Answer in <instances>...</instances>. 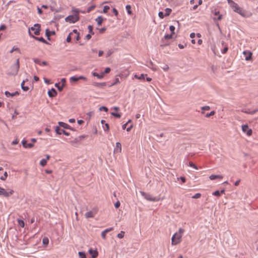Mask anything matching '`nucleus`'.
I'll return each mask as SVG.
<instances>
[{"mask_svg": "<svg viewBox=\"0 0 258 258\" xmlns=\"http://www.w3.org/2000/svg\"><path fill=\"white\" fill-rule=\"evenodd\" d=\"M109 9H110L109 6H105L103 7V12L104 13H106L108 12V11L109 10Z\"/></svg>", "mask_w": 258, "mask_h": 258, "instance_id": "35", "label": "nucleus"}, {"mask_svg": "<svg viewBox=\"0 0 258 258\" xmlns=\"http://www.w3.org/2000/svg\"><path fill=\"white\" fill-rule=\"evenodd\" d=\"M172 38V34H166L164 36L163 39L165 40L170 39Z\"/></svg>", "mask_w": 258, "mask_h": 258, "instance_id": "31", "label": "nucleus"}, {"mask_svg": "<svg viewBox=\"0 0 258 258\" xmlns=\"http://www.w3.org/2000/svg\"><path fill=\"white\" fill-rule=\"evenodd\" d=\"M29 35L32 37L33 38H34L36 40H37L39 41H41V42H42L43 43H46V40L43 38V37H35L33 35H32L30 32V31H29Z\"/></svg>", "mask_w": 258, "mask_h": 258, "instance_id": "18", "label": "nucleus"}, {"mask_svg": "<svg viewBox=\"0 0 258 258\" xmlns=\"http://www.w3.org/2000/svg\"><path fill=\"white\" fill-rule=\"evenodd\" d=\"M95 8V6H92L90 7H89L87 9V12L88 13H89L91 11H92V10H93Z\"/></svg>", "mask_w": 258, "mask_h": 258, "instance_id": "43", "label": "nucleus"}, {"mask_svg": "<svg viewBox=\"0 0 258 258\" xmlns=\"http://www.w3.org/2000/svg\"><path fill=\"white\" fill-rule=\"evenodd\" d=\"M112 11H113V12L114 14V15L116 16H117L118 14V11H117V10L115 8H113Z\"/></svg>", "mask_w": 258, "mask_h": 258, "instance_id": "54", "label": "nucleus"}, {"mask_svg": "<svg viewBox=\"0 0 258 258\" xmlns=\"http://www.w3.org/2000/svg\"><path fill=\"white\" fill-rule=\"evenodd\" d=\"M230 7L233 9V11L242 16V17H249L251 14H248L245 11L243 10L236 3L232 0H227Z\"/></svg>", "mask_w": 258, "mask_h": 258, "instance_id": "1", "label": "nucleus"}, {"mask_svg": "<svg viewBox=\"0 0 258 258\" xmlns=\"http://www.w3.org/2000/svg\"><path fill=\"white\" fill-rule=\"evenodd\" d=\"M165 12H166L165 16H169L171 12V10L169 8H166L165 9Z\"/></svg>", "mask_w": 258, "mask_h": 258, "instance_id": "39", "label": "nucleus"}, {"mask_svg": "<svg viewBox=\"0 0 258 258\" xmlns=\"http://www.w3.org/2000/svg\"><path fill=\"white\" fill-rule=\"evenodd\" d=\"M104 53V52L102 50H99L98 52L99 56H101Z\"/></svg>", "mask_w": 258, "mask_h": 258, "instance_id": "64", "label": "nucleus"}, {"mask_svg": "<svg viewBox=\"0 0 258 258\" xmlns=\"http://www.w3.org/2000/svg\"><path fill=\"white\" fill-rule=\"evenodd\" d=\"M58 124H59V125L64 128H67V126H68V125L67 123H64L63 122H59Z\"/></svg>", "mask_w": 258, "mask_h": 258, "instance_id": "38", "label": "nucleus"}, {"mask_svg": "<svg viewBox=\"0 0 258 258\" xmlns=\"http://www.w3.org/2000/svg\"><path fill=\"white\" fill-rule=\"evenodd\" d=\"M104 131H109V124L108 123H106L105 124V127H104Z\"/></svg>", "mask_w": 258, "mask_h": 258, "instance_id": "51", "label": "nucleus"}, {"mask_svg": "<svg viewBox=\"0 0 258 258\" xmlns=\"http://www.w3.org/2000/svg\"><path fill=\"white\" fill-rule=\"evenodd\" d=\"M201 197V194L200 193H197L195 194L194 196L192 197L193 199H199Z\"/></svg>", "mask_w": 258, "mask_h": 258, "instance_id": "40", "label": "nucleus"}, {"mask_svg": "<svg viewBox=\"0 0 258 258\" xmlns=\"http://www.w3.org/2000/svg\"><path fill=\"white\" fill-rule=\"evenodd\" d=\"M8 177V173L7 172H5L4 174V176H2L1 177L0 179L2 180H5Z\"/></svg>", "mask_w": 258, "mask_h": 258, "instance_id": "32", "label": "nucleus"}, {"mask_svg": "<svg viewBox=\"0 0 258 258\" xmlns=\"http://www.w3.org/2000/svg\"><path fill=\"white\" fill-rule=\"evenodd\" d=\"M213 195L215 196L219 197L220 196V192L219 190H216L213 193Z\"/></svg>", "mask_w": 258, "mask_h": 258, "instance_id": "48", "label": "nucleus"}, {"mask_svg": "<svg viewBox=\"0 0 258 258\" xmlns=\"http://www.w3.org/2000/svg\"><path fill=\"white\" fill-rule=\"evenodd\" d=\"M214 15L218 16L217 19L220 20L222 19V15L220 14L219 11H216L214 13Z\"/></svg>", "mask_w": 258, "mask_h": 258, "instance_id": "27", "label": "nucleus"}, {"mask_svg": "<svg viewBox=\"0 0 258 258\" xmlns=\"http://www.w3.org/2000/svg\"><path fill=\"white\" fill-rule=\"evenodd\" d=\"M18 49V48L15 47H13V48L10 51V53H13L14 51H16V50H17Z\"/></svg>", "mask_w": 258, "mask_h": 258, "instance_id": "62", "label": "nucleus"}, {"mask_svg": "<svg viewBox=\"0 0 258 258\" xmlns=\"http://www.w3.org/2000/svg\"><path fill=\"white\" fill-rule=\"evenodd\" d=\"M211 109L210 107L209 106L206 105L204 106L201 107V114H205V111H209Z\"/></svg>", "mask_w": 258, "mask_h": 258, "instance_id": "17", "label": "nucleus"}, {"mask_svg": "<svg viewBox=\"0 0 258 258\" xmlns=\"http://www.w3.org/2000/svg\"><path fill=\"white\" fill-rule=\"evenodd\" d=\"M14 193V190L11 188L5 189L0 186V196L9 198Z\"/></svg>", "mask_w": 258, "mask_h": 258, "instance_id": "4", "label": "nucleus"}, {"mask_svg": "<svg viewBox=\"0 0 258 258\" xmlns=\"http://www.w3.org/2000/svg\"><path fill=\"white\" fill-rule=\"evenodd\" d=\"M54 32L52 31H49L48 29H46V35L48 37H49L51 34H54Z\"/></svg>", "mask_w": 258, "mask_h": 258, "instance_id": "34", "label": "nucleus"}, {"mask_svg": "<svg viewBox=\"0 0 258 258\" xmlns=\"http://www.w3.org/2000/svg\"><path fill=\"white\" fill-rule=\"evenodd\" d=\"M122 151L121 145L119 142L116 143L115 147L114 149L113 152L114 154L121 153Z\"/></svg>", "mask_w": 258, "mask_h": 258, "instance_id": "10", "label": "nucleus"}, {"mask_svg": "<svg viewBox=\"0 0 258 258\" xmlns=\"http://www.w3.org/2000/svg\"><path fill=\"white\" fill-rule=\"evenodd\" d=\"M30 30L34 31V34L35 35H38L40 33V25L39 24H35L33 27L29 29V32Z\"/></svg>", "mask_w": 258, "mask_h": 258, "instance_id": "7", "label": "nucleus"}, {"mask_svg": "<svg viewBox=\"0 0 258 258\" xmlns=\"http://www.w3.org/2000/svg\"><path fill=\"white\" fill-rule=\"evenodd\" d=\"M72 12L74 15H70L66 18L65 20L70 23H74L79 20V11L78 9L73 8Z\"/></svg>", "mask_w": 258, "mask_h": 258, "instance_id": "3", "label": "nucleus"}, {"mask_svg": "<svg viewBox=\"0 0 258 258\" xmlns=\"http://www.w3.org/2000/svg\"><path fill=\"white\" fill-rule=\"evenodd\" d=\"M113 230V228L111 227L109 228L106 229L104 231H103L101 233V236H102V238L103 239H105L106 234L108 232L112 231Z\"/></svg>", "mask_w": 258, "mask_h": 258, "instance_id": "12", "label": "nucleus"}, {"mask_svg": "<svg viewBox=\"0 0 258 258\" xmlns=\"http://www.w3.org/2000/svg\"><path fill=\"white\" fill-rule=\"evenodd\" d=\"M189 166L191 167H192V168L196 169H198L197 166L191 162H190L189 163Z\"/></svg>", "mask_w": 258, "mask_h": 258, "instance_id": "41", "label": "nucleus"}, {"mask_svg": "<svg viewBox=\"0 0 258 258\" xmlns=\"http://www.w3.org/2000/svg\"><path fill=\"white\" fill-rule=\"evenodd\" d=\"M120 206V203L119 202V201H117L115 204H114V207H115V208L117 209Z\"/></svg>", "mask_w": 258, "mask_h": 258, "instance_id": "49", "label": "nucleus"}, {"mask_svg": "<svg viewBox=\"0 0 258 258\" xmlns=\"http://www.w3.org/2000/svg\"><path fill=\"white\" fill-rule=\"evenodd\" d=\"M42 243L45 246H47L49 243V239L47 237H44L42 239Z\"/></svg>", "mask_w": 258, "mask_h": 258, "instance_id": "24", "label": "nucleus"}, {"mask_svg": "<svg viewBox=\"0 0 258 258\" xmlns=\"http://www.w3.org/2000/svg\"><path fill=\"white\" fill-rule=\"evenodd\" d=\"M241 128L242 132L245 133L247 136H250L252 135V130L247 124L242 125Z\"/></svg>", "mask_w": 258, "mask_h": 258, "instance_id": "9", "label": "nucleus"}, {"mask_svg": "<svg viewBox=\"0 0 258 258\" xmlns=\"http://www.w3.org/2000/svg\"><path fill=\"white\" fill-rule=\"evenodd\" d=\"M124 232L123 231H121L119 233H118L117 235V236L119 238H122L123 237H124Z\"/></svg>", "mask_w": 258, "mask_h": 258, "instance_id": "36", "label": "nucleus"}, {"mask_svg": "<svg viewBox=\"0 0 258 258\" xmlns=\"http://www.w3.org/2000/svg\"><path fill=\"white\" fill-rule=\"evenodd\" d=\"M48 95L50 97H54L56 96L57 92L54 88H52L48 92Z\"/></svg>", "mask_w": 258, "mask_h": 258, "instance_id": "14", "label": "nucleus"}, {"mask_svg": "<svg viewBox=\"0 0 258 258\" xmlns=\"http://www.w3.org/2000/svg\"><path fill=\"white\" fill-rule=\"evenodd\" d=\"M88 29L89 30V33L92 34V35H93L94 34V32L93 31V26H91V25H89L88 27Z\"/></svg>", "mask_w": 258, "mask_h": 258, "instance_id": "33", "label": "nucleus"}, {"mask_svg": "<svg viewBox=\"0 0 258 258\" xmlns=\"http://www.w3.org/2000/svg\"><path fill=\"white\" fill-rule=\"evenodd\" d=\"M158 16L161 19H163L164 17V15L162 12H160L158 14Z\"/></svg>", "mask_w": 258, "mask_h": 258, "instance_id": "52", "label": "nucleus"}, {"mask_svg": "<svg viewBox=\"0 0 258 258\" xmlns=\"http://www.w3.org/2000/svg\"><path fill=\"white\" fill-rule=\"evenodd\" d=\"M98 210L97 209H93L92 210L86 212L85 216L86 218H93L95 215L97 213Z\"/></svg>", "mask_w": 258, "mask_h": 258, "instance_id": "8", "label": "nucleus"}, {"mask_svg": "<svg viewBox=\"0 0 258 258\" xmlns=\"http://www.w3.org/2000/svg\"><path fill=\"white\" fill-rule=\"evenodd\" d=\"M142 195L144 197L145 199H146L148 201H152V202H157L159 201V198H158L157 197H153L152 195L146 194L144 192H141Z\"/></svg>", "mask_w": 258, "mask_h": 258, "instance_id": "6", "label": "nucleus"}, {"mask_svg": "<svg viewBox=\"0 0 258 258\" xmlns=\"http://www.w3.org/2000/svg\"><path fill=\"white\" fill-rule=\"evenodd\" d=\"M78 255L80 258H86V255L84 252L79 251L78 252Z\"/></svg>", "mask_w": 258, "mask_h": 258, "instance_id": "26", "label": "nucleus"}, {"mask_svg": "<svg viewBox=\"0 0 258 258\" xmlns=\"http://www.w3.org/2000/svg\"><path fill=\"white\" fill-rule=\"evenodd\" d=\"M243 53L245 55V59L246 60H250L251 59L252 53L251 52L244 51Z\"/></svg>", "mask_w": 258, "mask_h": 258, "instance_id": "15", "label": "nucleus"}, {"mask_svg": "<svg viewBox=\"0 0 258 258\" xmlns=\"http://www.w3.org/2000/svg\"><path fill=\"white\" fill-rule=\"evenodd\" d=\"M71 81L73 82H76L78 81V77H76L75 76L72 77L70 78Z\"/></svg>", "mask_w": 258, "mask_h": 258, "instance_id": "44", "label": "nucleus"}, {"mask_svg": "<svg viewBox=\"0 0 258 258\" xmlns=\"http://www.w3.org/2000/svg\"><path fill=\"white\" fill-rule=\"evenodd\" d=\"M180 179L183 183H184L186 181V179L184 177L181 176L180 177Z\"/></svg>", "mask_w": 258, "mask_h": 258, "instance_id": "60", "label": "nucleus"}, {"mask_svg": "<svg viewBox=\"0 0 258 258\" xmlns=\"http://www.w3.org/2000/svg\"><path fill=\"white\" fill-rule=\"evenodd\" d=\"M120 83V81H119V79L116 78V79H115V82H114V83H113L111 85V86H114V85H116V84H118V83Z\"/></svg>", "mask_w": 258, "mask_h": 258, "instance_id": "50", "label": "nucleus"}, {"mask_svg": "<svg viewBox=\"0 0 258 258\" xmlns=\"http://www.w3.org/2000/svg\"><path fill=\"white\" fill-rule=\"evenodd\" d=\"M215 114V111L213 110V111H211L210 113L205 114V116L206 117L209 118L211 116L214 115Z\"/></svg>", "mask_w": 258, "mask_h": 258, "instance_id": "25", "label": "nucleus"}, {"mask_svg": "<svg viewBox=\"0 0 258 258\" xmlns=\"http://www.w3.org/2000/svg\"><path fill=\"white\" fill-rule=\"evenodd\" d=\"M19 59H17L16 63L11 67L8 74L11 75H16L19 71Z\"/></svg>", "mask_w": 258, "mask_h": 258, "instance_id": "5", "label": "nucleus"}, {"mask_svg": "<svg viewBox=\"0 0 258 258\" xmlns=\"http://www.w3.org/2000/svg\"><path fill=\"white\" fill-rule=\"evenodd\" d=\"M89 253L91 255L92 258H96L98 256V252L97 250L90 249L89 250Z\"/></svg>", "mask_w": 258, "mask_h": 258, "instance_id": "13", "label": "nucleus"}, {"mask_svg": "<svg viewBox=\"0 0 258 258\" xmlns=\"http://www.w3.org/2000/svg\"><path fill=\"white\" fill-rule=\"evenodd\" d=\"M91 38V35L90 34H88L86 36V39L87 40H89Z\"/></svg>", "mask_w": 258, "mask_h": 258, "instance_id": "63", "label": "nucleus"}, {"mask_svg": "<svg viewBox=\"0 0 258 258\" xmlns=\"http://www.w3.org/2000/svg\"><path fill=\"white\" fill-rule=\"evenodd\" d=\"M84 80L85 81H86L87 80V78L84 76H80L78 77V80Z\"/></svg>", "mask_w": 258, "mask_h": 258, "instance_id": "57", "label": "nucleus"}, {"mask_svg": "<svg viewBox=\"0 0 258 258\" xmlns=\"http://www.w3.org/2000/svg\"><path fill=\"white\" fill-rule=\"evenodd\" d=\"M25 82V81H23L22 82L21 85V87H22V89L23 90V91H27L29 90V88L28 87L24 86Z\"/></svg>", "mask_w": 258, "mask_h": 258, "instance_id": "22", "label": "nucleus"}, {"mask_svg": "<svg viewBox=\"0 0 258 258\" xmlns=\"http://www.w3.org/2000/svg\"><path fill=\"white\" fill-rule=\"evenodd\" d=\"M95 20H96L98 25L100 26L102 24L104 19L101 16H99Z\"/></svg>", "mask_w": 258, "mask_h": 258, "instance_id": "19", "label": "nucleus"}, {"mask_svg": "<svg viewBox=\"0 0 258 258\" xmlns=\"http://www.w3.org/2000/svg\"><path fill=\"white\" fill-rule=\"evenodd\" d=\"M22 144L25 148H31L34 146V145L31 143H27V141L23 140L22 141Z\"/></svg>", "mask_w": 258, "mask_h": 258, "instance_id": "11", "label": "nucleus"}, {"mask_svg": "<svg viewBox=\"0 0 258 258\" xmlns=\"http://www.w3.org/2000/svg\"><path fill=\"white\" fill-rule=\"evenodd\" d=\"M240 182V179H238V180H236L234 183V185L235 186H238Z\"/></svg>", "mask_w": 258, "mask_h": 258, "instance_id": "61", "label": "nucleus"}, {"mask_svg": "<svg viewBox=\"0 0 258 258\" xmlns=\"http://www.w3.org/2000/svg\"><path fill=\"white\" fill-rule=\"evenodd\" d=\"M18 92H15L14 93H11L9 91H6L5 92V95L7 97H10V96H14L16 95V94H18Z\"/></svg>", "mask_w": 258, "mask_h": 258, "instance_id": "21", "label": "nucleus"}, {"mask_svg": "<svg viewBox=\"0 0 258 258\" xmlns=\"http://www.w3.org/2000/svg\"><path fill=\"white\" fill-rule=\"evenodd\" d=\"M19 143V141L17 139H16L15 141H13L12 142V144L13 145H17Z\"/></svg>", "mask_w": 258, "mask_h": 258, "instance_id": "56", "label": "nucleus"}, {"mask_svg": "<svg viewBox=\"0 0 258 258\" xmlns=\"http://www.w3.org/2000/svg\"><path fill=\"white\" fill-rule=\"evenodd\" d=\"M184 232V230L180 228L178 231L175 233L171 238V245H176L180 243L182 241V237Z\"/></svg>", "mask_w": 258, "mask_h": 258, "instance_id": "2", "label": "nucleus"}, {"mask_svg": "<svg viewBox=\"0 0 258 258\" xmlns=\"http://www.w3.org/2000/svg\"><path fill=\"white\" fill-rule=\"evenodd\" d=\"M99 110L100 111L104 110L105 112H107L108 111V108L107 107H105V106H101V107H100Z\"/></svg>", "mask_w": 258, "mask_h": 258, "instance_id": "47", "label": "nucleus"}, {"mask_svg": "<svg viewBox=\"0 0 258 258\" xmlns=\"http://www.w3.org/2000/svg\"><path fill=\"white\" fill-rule=\"evenodd\" d=\"M175 27L173 26H170L169 27V29L170 31L171 32L172 34H174V31H175Z\"/></svg>", "mask_w": 258, "mask_h": 258, "instance_id": "42", "label": "nucleus"}, {"mask_svg": "<svg viewBox=\"0 0 258 258\" xmlns=\"http://www.w3.org/2000/svg\"><path fill=\"white\" fill-rule=\"evenodd\" d=\"M147 75H144V74H141L140 76H138L137 74H135L134 75V78L136 79H137L138 80H142L145 79V76H147Z\"/></svg>", "mask_w": 258, "mask_h": 258, "instance_id": "20", "label": "nucleus"}, {"mask_svg": "<svg viewBox=\"0 0 258 258\" xmlns=\"http://www.w3.org/2000/svg\"><path fill=\"white\" fill-rule=\"evenodd\" d=\"M111 115L117 118H120L121 117L120 114L117 113L112 112Z\"/></svg>", "mask_w": 258, "mask_h": 258, "instance_id": "45", "label": "nucleus"}, {"mask_svg": "<svg viewBox=\"0 0 258 258\" xmlns=\"http://www.w3.org/2000/svg\"><path fill=\"white\" fill-rule=\"evenodd\" d=\"M61 82L62 83V86H64L66 83V79L62 78L61 79Z\"/></svg>", "mask_w": 258, "mask_h": 258, "instance_id": "59", "label": "nucleus"}, {"mask_svg": "<svg viewBox=\"0 0 258 258\" xmlns=\"http://www.w3.org/2000/svg\"><path fill=\"white\" fill-rule=\"evenodd\" d=\"M125 8H126V10H127V13L129 15H132V12L131 11V6L130 5H127V6H126Z\"/></svg>", "mask_w": 258, "mask_h": 258, "instance_id": "28", "label": "nucleus"}, {"mask_svg": "<svg viewBox=\"0 0 258 258\" xmlns=\"http://www.w3.org/2000/svg\"><path fill=\"white\" fill-rule=\"evenodd\" d=\"M110 69L109 68H106L105 69V71H104V73L105 74H108L110 72Z\"/></svg>", "mask_w": 258, "mask_h": 258, "instance_id": "55", "label": "nucleus"}, {"mask_svg": "<svg viewBox=\"0 0 258 258\" xmlns=\"http://www.w3.org/2000/svg\"><path fill=\"white\" fill-rule=\"evenodd\" d=\"M92 75H93V76L96 77H97L99 79H102L104 77V74H102L101 75H99L98 74H97L96 72L93 73Z\"/></svg>", "mask_w": 258, "mask_h": 258, "instance_id": "23", "label": "nucleus"}, {"mask_svg": "<svg viewBox=\"0 0 258 258\" xmlns=\"http://www.w3.org/2000/svg\"><path fill=\"white\" fill-rule=\"evenodd\" d=\"M40 164L43 167L45 166L47 164L46 160L42 159L40 162Z\"/></svg>", "mask_w": 258, "mask_h": 258, "instance_id": "29", "label": "nucleus"}, {"mask_svg": "<svg viewBox=\"0 0 258 258\" xmlns=\"http://www.w3.org/2000/svg\"><path fill=\"white\" fill-rule=\"evenodd\" d=\"M73 35V33H70L69 34V35L68 36V37L67 38V39H66L67 42H71V39H72L71 35Z\"/></svg>", "mask_w": 258, "mask_h": 258, "instance_id": "37", "label": "nucleus"}, {"mask_svg": "<svg viewBox=\"0 0 258 258\" xmlns=\"http://www.w3.org/2000/svg\"><path fill=\"white\" fill-rule=\"evenodd\" d=\"M6 29V26L5 25H2L0 27V30H5Z\"/></svg>", "mask_w": 258, "mask_h": 258, "instance_id": "58", "label": "nucleus"}, {"mask_svg": "<svg viewBox=\"0 0 258 258\" xmlns=\"http://www.w3.org/2000/svg\"><path fill=\"white\" fill-rule=\"evenodd\" d=\"M162 68L164 71H167L169 70V67L167 64H164Z\"/></svg>", "mask_w": 258, "mask_h": 258, "instance_id": "46", "label": "nucleus"}, {"mask_svg": "<svg viewBox=\"0 0 258 258\" xmlns=\"http://www.w3.org/2000/svg\"><path fill=\"white\" fill-rule=\"evenodd\" d=\"M106 85L105 83H97L96 86L98 87H102L105 86Z\"/></svg>", "mask_w": 258, "mask_h": 258, "instance_id": "53", "label": "nucleus"}, {"mask_svg": "<svg viewBox=\"0 0 258 258\" xmlns=\"http://www.w3.org/2000/svg\"><path fill=\"white\" fill-rule=\"evenodd\" d=\"M18 222L19 225L21 227H24V226H25V223H24V221H23V220L18 219Z\"/></svg>", "mask_w": 258, "mask_h": 258, "instance_id": "30", "label": "nucleus"}, {"mask_svg": "<svg viewBox=\"0 0 258 258\" xmlns=\"http://www.w3.org/2000/svg\"><path fill=\"white\" fill-rule=\"evenodd\" d=\"M209 178H210V180H212L216 179H222L223 178V176L221 175H214V174H212V175H211L209 176Z\"/></svg>", "mask_w": 258, "mask_h": 258, "instance_id": "16", "label": "nucleus"}]
</instances>
